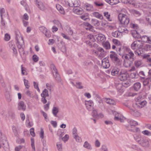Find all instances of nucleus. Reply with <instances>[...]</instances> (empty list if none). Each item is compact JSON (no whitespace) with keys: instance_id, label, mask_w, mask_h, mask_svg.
Here are the masks:
<instances>
[{"instance_id":"1","label":"nucleus","mask_w":151,"mask_h":151,"mask_svg":"<svg viewBox=\"0 0 151 151\" xmlns=\"http://www.w3.org/2000/svg\"><path fill=\"white\" fill-rule=\"evenodd\" d=\"M124 49L127 53L125 54L122 56V58L124 60V64L125 65L126 67L130 66V63L127 65L128 63L127 62L128 60H129L132 63L134 61V54L130 48L127 47H124Z\"/></svg>"},{"instance_id":"2","label":"nucleus","mask_w":151,"mask_h":151,"mask_svg":"<svg viewBox=\"0 0 151 151\" xmlns=\"http://www.w3.org/2000/svg\"><path fill=\"white\" fill-rule=\"evenodd\" d=\"M16 40L17 41L16 44L18 48L20 55L21 56L25 54V52L23 47L24 42L23 38L21 37L19 33V34L16 33Z\"/></svg>"},{"instance_id":"3","label":"nucleus","mask_w":151,"mask_h":151,"mask_svg":"<svg viewBox=\"0 0 151 151\" xmlns=\"http://www.w3.org/2000/svg\"><path fill=\"white\" fill-rule=\"evenodd\" d=\"M118 18L121 24H123L124 26H127L129 22V18L126 14H119L118 16Z\"/></svg>"},{"instance_id":"4","label":"nucleus","mask_w":151,"mask_h":151,"mask_svg":"<svg viewBox=\"0 0 151 151\" xmlns=\"http://www.w3.org/2000/svg\"><path fill=\"white\" fill-rule=\"evenodd\" d=\"M131 48L133 50L143 49L145 48L143 42L140 40L135 41L131 45Z\"/></svg>"},{"instance_id":"5","label":"nucleus","mask_w":151,"mask_h":151,"mask_svg":"<svg viewBox=\"0 0 151 151\" xmlns=\"http://www.w3.org/2000/svg\"><path fill=\"white\" fill-rule=\"evenodd\" d=\"M110 52L111 54L110 55V57L111 60L116 63V64L120 65L121 63L117 54L114 52L111 51Z\"/></svg>"},{"instance_id":"6","label":"nucleus","mask_w":151,"mask_h":151,"mask_svg":"<svg viewBox=\"0 0 151 151\" xmlns=\"http://www.w3.org/2000/svg\"><path fill=\"white\" fill-rule=\"evenodd\" d=\"M128 76V75L127 73V71L125 70H122L119 73L118 78L121 81H124L127 79Z\"/></svg>"},{"instance_id":"7","label":"nucleus","mask_w":151,"mask_h":151,"mask_svg":"<svg viewBox=\"0 0 151 151\" xmlns=\"http://www.w3.org/2000/svg\"><path fill=\"white\" fill-rule=\"evenodd\" d=\"M67 3L71 7H76L80 6V1L79 0H69L67 1Z\"/></svg>"},{"instance_id":"8","label":"nucleus","mask_w":151,"mask_h":151,"mask_svg":"<svg viewBox=\"0 0 151 151\" xmlns=\"http://www.w3.org/2000/svg\"><path fill=\"white\" fill-rule=\"evenodd\" d=\"M139 143L142 146L144 147H148L149 145V143L148 139L145 137L141 138L140 140L138 141Z\"/></svg>"},{"instance_id":"9","label":"nucleus","mask_w":151,"mask_h":151,"mask_svg":"<svg viewBox=\"0 0 151 151\" xmlns=\"http://www.w3.org/2000/svg\"><path fill=\"white\" fill-rule=\"evenodd\" d=\"M85 104L88 110L90 111L93 109V104L91 101H85Z\"/></svg>"},{"instance_id":"10","label":"nucleus","mask_w":151,"mask_h":151,"mask_svg":"<svg viewBox=\"0 0 151 151\" xmlns=\"http://www.w3.org/2000/svg\"><path fill=\"white\" fill-rule=\"evenodd\" d=\"M101 65L104 68H108L110 66L109 60L107 59L104 58L102 60Z\"/></svg>"},{"instance_id":"11","label":"nucleus","mask_w":151,"mask_h":151,"mask_svg":"<svg viewBox=\"0 0 151 151\" xmlns=\"http://www.w3.org/2000/svg\"><path fill=\"white\" fill-rule=\"evenodd\" d=\"M18 109L19 110L24 111L26 109V105L23 101H20L18 104Z\"/></svg>"},{"instance_id":"12","label":"nucleus","mask_w":151,"mask_h":151,"mask_svg":"<svg viewBox=\"0 0 151 151\" xmlns=\"http://www.w3.org/2000/svg\"><path fill=\"white\" fill-rule=\"evenodd\" d=\"M73 11L74 13L79 15L82 14L83 12L81 8L78 7H74L73 9Z\"/></svg>"},{"instance_id":"13","label":"nucleus","mask_w":151,"mask_h":151,"mask_svg":"<svg viewBox=\"0 0 151 151\" xmlns=\"http://www.w3.org/2000/svg\"><path fill=\"white\" fill-rule=\"evenodd\" d=\"M130 111L131 114L135 116L138 117L140 116V113L134 108L130 109Z\"/></svg>"},{"instance_id":"14","label":"nucleus","mask_w":151,"mask_h":151,"mask_svg":"<svg viewBox=\"0 0 151 151\" xmlns=\"http://www.w3.org/2000/svg\"><path fill=\"white\" fill-rule=\"evenodd\" d=\"M144 80L142 81L143 85L144 86H147L148 87L150 88L151 84L150 83V79L149 77L147 78H145L143 79Z\"/></svg>"},{"instance_id":"15","label":"nucleus","mask_w":151,"mask_h":151,"mask_svg":"<svg viewBox=\"0 0 151 151\" xmlns=\"http://www.w3.org/2000/svg\"><path fill=\"white\" fill-rule=\"evenodd\" d=\"M147 104V102L145 101H140L137 102L136 104L138 107L142 108Z\"/></svg>"},{"instance_id":"16","label":"nucleus","mask_w":151,"mask_h":151,"mask_svg":"<svg viewBox=\"0 0 151 151\" xmlns=\"http://www.w3.org/2000/svg\"><path fill=\"white\" fill-rule=\"evenodd\" d=\"M84 8L88 11H93V8L92 5L88 4H86L84 6Z\"/></svg>"},{"instance_id":"17","label":"nucleus","mask_w":151,"mask_h":151,"mask_svg":"<svg viewBox=\"0 0 151 151\" xmlns=\"http://www.w3.org/2000/svg\"><path fill=\"white\" fill-rule=\"evenodd\" d=\"M141 84L140 83L137 82L135 83L133 85V88L136 91H138L141 88Z\"/></svg>"},{"instance_id":"18","label":"nucleus","mask_w":151,"mask_h":151,"mask_svg":"<svg viewBox=\"0 0 151 151\" xmlns=\"http://www.w3.org/2000/svg\"><path fill=\"white\" fill-rule=\"evenodd\" d=\"M104 100L107 104L111 105H114L115 104V101L111 99L108 98H104Z\"/></svg>"},{"instance_id":"19","label":"nucleus","mask_w":151,"mask_h":151,"mask_svg":"<svg viewBox=\"0 0 151 151\" xmlns=\"http://www.w3.org/2000/svg\"><path fill=\"white\" fill-rule=\"evenodd\" d=\"M132 32L133 37L134 38L139 39L141 37V35L136 30H134L132 31Z\"/></svg>"},{"instance_id":"20","label":"nucleus","mask_w":151,"mask_h":151,"mask_svg":"<svg viewBox=\"0 0 151 151\" xmlns=\"http://www.w3.org/2000/svg\"><path fill=\"white\" fill-rule=\"evenodd\" d=\"M41 96L42 97H47V100L49 99L50 98L48 94V91L46 89L43 91L42 93L41 94Z\"/></svg>"},{"instance_id":"21","label":"nucleus","mask_w":151,"mask_h":151,"mask_svg":"<svg viewBox=\"0 0 151 151\" xmlns=\"http://www.w3.org/2000/svg\"><path fill=\"white\" fill-rule=\"evenodd\" d=\"M56 8L57 10L61 14H65V12L63 7L60 4H57L56 6Z\"/></svg>"},{"instance_id":"22","label":"nucleus","mask_w":151,"mask_h":151,"mask_svg":"<svg viewBox=\"0 0 151 151\" xmlns=\"http://www.w3.org/2000/svg\"><path fill=\"white\" fill-rule=\"evenodd\" d=\"M119 71V69L117 68H114L111 71V74L113 76H116Z\"/></svg>"},{"instance_id":"23","label":"nucleus","mask_w":151,"mask_h":151,"mask_svg":"<svg viewBox=\"0 0 151 151\" xmlns=\"http://www.w3.org/2000/svg\"><path fill=\"white\" fill-rule=\"evenodd\" d=\"M97 105L101 109L103 110L105 109V107L101 99H100L98 101V102L97 103Z\"/></svg>"},{"instance_id":"24","label":"nucleus","mask_w":151,"mask_h":151,"mask_svg":"<svg viewBox=\"0 0 151 151\" xmlns=\"http://www.w3.org/2000/svg\"><path fill=\"white\" fill-rule=\"evenodd\" d=\"M138 76H139L142 79H145V76L147 74V72L144 71H140L139 73H137Z\"/></svg>"},{"instance_id":"25","label":"nucleus","mask_w":151,"mask_h":151,"mask_svg":"<svg viewBox=\"0 0 151 151\" xmlns=\"http://www.w3.org/2000/svg\"><path fill=\"white\" fill-rule=\"evenodd\" d=\"M37 4L38 6V7L40 9L42 10H44L45 9V6L42 2H38L37 3Z\"/></svg>"},{"instance_id":"26","label":"nucleus","mask_w":151,"mask_h":151,"mask_svg":"<svg viewBox=\"0 0 151 151\" xmlns=\"http://www.w3.org/2000/svg\"><path fill=\"white\" fill-rule=\"evenodd\" d=\"M92 14L93 16L99 19H103V16L98 12H93Z\"/></svg>"},{"instance_id":"27","label":"nucleus","mask_w":151,"mask_h":151,"mask_svg":"<svg viewBox=\"0 0 151 151\" xmlns=\"http://www.w3.org/2000/svg\"><path fill=\"white\" fill-rule=\"evenodd\" d=\"M97 39L99 41L104 42L105 40V36L101 34H99L97 37Z\"/></svg>"},{"instance_id":"28","label":"nucleus","mask_w":151,"mask_h":151,"mask_svg":"<svg viewBox=\"0 0 151 151\" xmlns=\"http://www.w3.org/2000/svg\"><path fill=\"white\" fill-rule=\"evenodd\" d=\"M91 22L92 24L96 27L99 26L100 24L99 20L96 19H92L91 20Z\"/></svg>"},{"instance_id":"29","label":"nucleus","mask_w":151,"mask_h":151,"mask_svg":"<svg viewBox=\"0 0 151 151\" xmlns=\"http://www.w3.org/2000/svg\"><path fill=\"white\" fill-rule=\"evenodd\" d=\"M128 122L130 124L131 126L135 127L138 124L137 122L136 121L132 119L128 120Z\"/></svg>"},{"instance_id":"30","label":"nucleus","mask_w":151,"mask_h":151,"mask_svg":"<svg viewBox=\"0 0 151 151\" xmlns=\"http://www.w3.org/2000/svg\"><path fill=\"white\" fill-rule=\"evenodd\" d=\"M143 49H137L134 51V53L136 55L140 56L143 53Z\"/></svg>"},{"instance_id":"31","label":"nucleus","mask_w":151,"mask_h":151,"mask_svg":"<svg viewBox=\"0 0 151 151\" xmlns=\"http://www.w3.org/2000/svg\"><path fill=\"white\" fill-rule=\"evenodd\" d=\"M84 24L85 26L87 27V28H86V29H88L91 31H93V27L91 24L88 22H86V23Z\"/></svg>"},{"instance_id":"32","label":"nucleus","mask_w":151,"mask_h":151,"mask_svg":"<svg viewBox=\"0 0 151 151\" xmlns=\"http://www.w3.org/2000/svg\"><path fill=\"white\" fill-rule=\"evenodd\" d=\"M55 73V74H54L53 75L56 80L58 82H61V79L58 72H57V73Z\"/></svg>"},{"instance_id":"33","label":"nucleus","mask_w":151,"mask_h":151,"mask_svg":"<svg viewBox=\"0 0 151 151\" xmlns=\"http://www.w3.org/2000/svg\"><path fill=\"white\" fill-rule=\"evenodd\" d=\"M59 112L58 108L56 107H53L52 109V113L55 117H57V114Z\"/></svg>"},{"instance_id":"34","label":"nucleus","mask_w":151,"mask_h":151,"mask_svg":"<svg viewBox=\"0 0 151 151\" xmlns=\"http://www.w3.org/2000/svg\"><path fill=\"white\" fill-rule=\"evenodd\" d=\"M143 58L146 59L147 62L151 63V58L150 57V55L145 54L143 56Z\"/></svg>"},{"instance_id":"35","label":"nucleus","mask_w":151,"mask_h":151,"mask_svg":"<svg viewBox=\"0 0 151 151\" xmlns=\"http://www.w3.org/2000/svg\"><path fill=\"white\" fill-rule=\"evenodd\" d=\"M130 76L132 78H137L138 77L137 73V72L132 73L130 74Z\"/></svg>"},{"instance_id":"36","label":"nucleus","mask_w":151,"mask_h":151,"mask_svg":"<svg viewBox=\"0 0 151 151\" xmlns=\"http://www.w3.org/2000/svg\"><path fill=\"white\" fill-rule=\"evenodd\" d=\"M142 64V62L140 60H136L134 62V65L137 68L139 67Z\"/></svg>"},{"instance_id":"37","label":"nucleus","mask_w":151,"mask_h":151,"mask_svg":"<svg viewBox=\"0 0 151 151\" xmlns=\"http://www.w3.org/2000/svg\"><path fill=\"white\" fill-rule=\"evenodd\" d=\"M1 144L3 146V147H5V146L7 147L8 146V142L6 139H1Z\"/></svg>"},{"instance_id":"38","label":"nucleus","mask_w":151,"mask_h":151,"mask_svg":"<svg viewBox=\"0 0 151 151\" xmlns=\"http://www.w3.org/2000/svg\"><path fill=\"white\" fill-rule=\"evenodd\" d=\"M12 129L15 136L17 137L18 135V134L17 129L16 127L15 126H13L12 127Z\"/></svg>"},{"instance_id":"39","label":"nucleus","mask_w":151,"mask_h":151,"mask_svg":"<svg viewBox=\"0 0 151 151\" xmlns=\"http://www.w3.org/2000/svg\"><path fill=\"white\" fill-rule=\"evenodd\" d=\"M10 48L12 49L14 53L16 55H17V51L16 49L15 48V46L14 45H12Z\"/></svg>"},{"instance_id":"40","label":"nucleus","mask_w":151,"mask_h":151,"mask_svg":"<svg viewBox=\"0 0 151 151\" xmlns=\"http://www.w3.org/2000/svg\"><path fill=\"white\" fill-rule=\"evenodd\" d=\"M50 67L51 69L53 70V74H54V73H57L58 71L57 70V69H56L55 66V65L53 64H51L50 65Z\"/></svg>"},{"instance_id":"41","label":"nucleus","mask_w":151,"mask_h":151,"mask_svg":"<svg viewBox=\"0 0 151 151\" xmlns=\"http://www.w3.org/2000/svg\"><path fill=\"white\" fill-rule=\"evenodd\" d=\"M91 115L94 118H97L98 114L96 111L95 110H93L92 111Z\"/></svg>"},{"instance_id":"42","label":"nucleus","mask_w":151,"mask_h":151,"mask_svg":"<svg viewBox=\"0 0 151 151\" xmlns=\"http://www.w3.org/2000/svg\"><path fill=\"white\" fill-rule=\"evenodd\" d=\"M39 29L40 31L43 33L45 34V32H46L47 30V29L44 27L42 26L39 27Z\"/></svg>"},{"instance_id":"43","label":"nucleus","mask_w":151,"mask_h":151,"mask_svg":"<svg viewBox=\"0 0 151 151\" xmlns=\"http://www.w3.org/2000/svg\"><path fill=\"white\" fill-rule=\"evenodd\" d=\"M146 20L148 22V25L151 26V16H148L146 17Z\"/></svg>"},{"instance_id":"44","label":"nucleus","mask_w":151,"mask_h":151,"mask_svg":"<svg viewBox=\"0 0 151 151\" xmlns=\"http://www.w3.org/2000/svg\"><path fill=\"white\" fill-rule=\"evenodd\" d=\"M114 114L115 115V117L114 118V120L116 121H119L121 118L119 117L118 113L116 112H115Z\"/></svg>"},{"instance_id":"45","label":"nucleus","mask_w":151,"mask_h":151,"mask_svg":"<svg viewBox=\"0 0 151 151\" xmlns=\"http://www.w3.org/2000/svg\"><path fill=\"white\" fill-rule=\"evenodd\" d=\"M111 1L109 4L111 5L117 4L119 2L118 0H111Z\"/></svg>"},{"instance_id":"46","label":"nucleus","mask_w":151,"mask_h":151,"mask_svg":"<svg viewBox=\"0 0 151 151\" xmlns=\"http://www.w3.org/2000/svg\"><path fill=\"white\" fill-rule=\"evenodd\" d=\"M132 12L135 16H139L140 15V12L137 10H132Z\"/></svg>"},{"instance_id":"47","label":"nucleus","mask_w":151,"mask_h":151,"mask_svg":"<svg viewBox=\"0 0 151 151\" xmlns=\"http://www.w3.org/2000/svg\"><path fill=\"white\" fill-rule=\"evenodd\" d=\"M94 4L97 6H101L104 5L103 3H100L99 1H95L94 2Z\"/></svg>"},{"instance_id":"48","label":"nucleus","mask_w":151,"mask_h":151,"mask_svg":"<svg viewBox=\"0 0 151 151\" xmlns=\"http://www.w3.org/2000/svg\"><path fill=\"white\" fill-rule=\"evenodd\" d=\"M92 64V62L89 60H87L85 61L83 63V65L85 66H87Z\"/></svg>"},{"instance_id":"49","label":"nucleus","mask_w":151,"mask_h":151,"mask_svg":"<svg viewBox=\"0 0 151 151\" xmlns=\"http://www.w3.org/2000/svg\"><path fill=\"white\" fill-rule=\"evenodd\" d=\"M112 41L114 44L118 46L120 45L121 44L120 42L116 39H113L112 40Z\"/></svg>"},{"instance_id":"50","label":"nucleus","mask_w":151,"mask_h":151,"mask_svg":"<svg viewBox=\"0 0 151 151\" xmlns=\"http://www.w3.org/2000/svg\"><path fill=\"white\" fill-rule=\"evenodd\" d=\"M83 146L85 147L86 148L88 149H91V148L90 145L87 142H85Z\"/></svg>"},{"instance_id":"51","label":"nucleus","mask_w":151,"mask_h":151,"mask_svg":"<svg viewBox=\"0 0 151 151\" xmlns=\"http://www.w3.org/2000/svg\"><path fill=\"white\" fill-rule=\"evenodd\" d=\"M142 133L148 136H151V133L148 131L147 130H145L142 131Z\"/></svg>"},{"instance_id":"52","label":"nucleus","mask_w":151,"mask_h":151,"mask_svg":"<svg viewBox=\"0 0 151 151\" xmlns=\"http://www.w3.org/2000/svg\"><path fill=\"white\" fill-rule=\"evenodd\" d=\"M104 16L106 17L109 21H111V20L110 19V15L108 12H105L104 13Z\"/></svg>"},{"instance_id":"53","label":"nucleus","mask_w":151,"mask_h":151,"mask_svg":"<svg viewBox=\"0 0 151 151\" xmlns=\"http://www.w3.org/2000/svg\"><path fill=\"white\" fill-rule=\"evenodd\" d=\"M122 85L121 83H116V88L118 90L120 91L122 87Z\"/></svg>"},{"instance_id":"54","label":"nucleus","mask_w":151,"mask_h":151,"mask_svg":"<svg viewBox=\"0 0 151 151\" xmlns=\"http://www.w3.org/2000/svg\"><path fill=\"white\" fill-rule=\"evenodd\" d=\"M118 32L116 31L113 32L112 34V35L113 36L115 37H119L120 34H119Z\"/></svg>"},{"instance_id":"55","label":"nucleus","mask_w":151,"mask_h":151,"mask_svg":"<svg viewBox=\"0 0 151 151\" xmlns=\"http://www.w3.org/2000/svg\"><path fill=\"white\" fill-rule=\"evenodd\" d=\"M33 84L34 88L36 89L39 92L40 91V90L38 87V83L35 82H34Z\"/></svg>"},{"instance_id":"56","label":"nucleus","mask_w":151,"mask_h":151,"mask_svg":"<svg viewBox=\"0 0 151 151\" xmlns=\"http://www.w3.org/2000/svg\"><path fill=\"white\" fill-rule=\"evenodd\" d=\"M30 132L31 135L33 137H35V134L34 132V129L33 128H31L29 130Z\"/></svg>"},{"instance_id":"57","label":"nucleus","mask_w":151,"mask_h":151,"mask_svg":"<svg viewBox=\"0 0 151 151\" xmlns=\"http://www.w3.org/2000/svg\"><path fill=\"white\" fill-rule=\"evenodd\" d=\"M77 86H76V87L79 89H82L83 88V86H81V82H77L76 83Z\"/></svg>"},{"instance_id":"58","label":"nucleus","mask_w":151,"mask_h":151,"mask_svg":"<svg viewBox=\"0 0 151 151\" xmlns=\"http://www.w3.org/2000/svg\"><path fill=\"white\" fill-rule=\"evenodd\" d=\"M21 69H22V73L23 75H27V72L26 71V69L22 67V65L21 66Z\"/></svg>"},{"instance_id":"59","label":"nucleus","mask_w":151,"mask_h":151,"mask_svg":"<svg viewBox=\"0 0 151 151\" xmlns=\"http://www.w3.org/2000/svg\"><path fill=\"white\" fill-rule=\"evenodd\" d=\"M10 39V36L8 34L6 33L5 35L4 40L6 41H9Z\"/></svg>"},{"instance_id":"60","label":"nucleus","mask_w":151,"mask_h":151,"mask_svg":"<svg viewBox=\"0 0 151 151\" xmlns=\"http://www.w3.org/2000/svg\"><path fill=\"white\" fill-rule=\"evenodd\" d=\"M74 138L77 142H80L81 141V138L78 136V135H75V136L74 137Z\"/></svg>"},{"instance_id":"61","label":"nucleus","mask_w":151,"mask_h":151,"mask_svg":"<svg viewBox=\"0 0 151 151\" xmlns=\"http://www.w3.org/2000/svg\"><path fill=\"white\" fill-rule=\"evenodd\" d=\"M24 84L26 86V87L27 88H29V85H28V80H27L26 79H24Z\"/></svg>"},{"instance_id":"62","label":"nucleus","mask_w":151,"mask_h":151,"mask_svg":"<svg viewBox=\"0 0 151 151\" xmlns=\"http://www.w3.org/2000/svg\"><path fill=\"white\" fill-rule=\"evenodd\" d=\"M143 37V38L146 37L148 42L150 44H151V37H148L146 35H145Z\"/></svg>"},{"instance_id":"63","label":"nucleus","mask_w":151,"mask_h":151,"mask_svg":"<svg viewBox=\"0 0 151 151\" xmlns=\"http://www.w3.org/2000/svg\"><path fill=\"white\" fill-rule=\"evenodd\" d=\"M44 132L43 130V129L41 128V132L40 134V137L42 139H43L44 137Z\"/></svg>"},{"instance_id":"64","label":"nucleus","mask_w":151,"mask_h":151,"mask_svg":"<svg viewBox=\"0 0 151 151\" xmlns=\"http://www.w3.org/2000/svg\"><path fill=\"white\" fill-rule=\"evenodd\" d=\"M33 60L35 62H37L38 60V57L35 55H34L33 56Z\"/></svg>"}]
</instances>
